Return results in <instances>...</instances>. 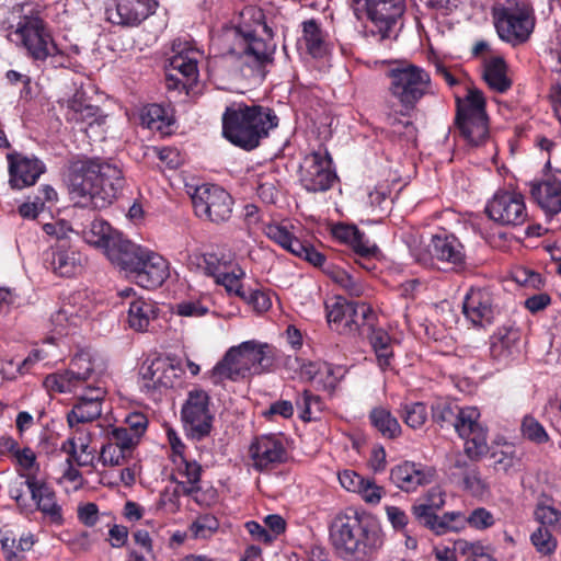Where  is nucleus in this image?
<instances>
[{
  "label": "nucleus",
  "instance_id": "nucleus-1",
  "mask_svg": "<svg viewBox=\"0 0 561 561\" xmlns=\"http://www.w3.org/2000/svg\"><path fill=\"white\" fill-rule=\"evenodd\" d=\"M105 360L90 351H80L70 360L67 369L48 375L44 386L58 393L77 392L76 403L67 414L69 426L89 423L102 414V404L107 394Z\"/></svg>",
  "mask_w": 561,
  "mask_h": 561
},
{
  "label": "nucleus",
  "instance_id": "nucleus-2",
  "mask_svg": "<svg viewBox=\"0 0 561 561\" xmlns=\"http://www.w3.org/2000/svg\"><path fill=\"white\" fill-rule=\"evenodd\" d=\"M124 184L122 170L100 158H79L69 165V191L83 199V206L105 208L117 198Z\"/></svg>",
  "mask_w": 561,
  "mask_h": 561
},
{
  "label": "nucleus",
  "instance_id": "nucleus-3",
  "mask_svg": "<svg viewBox=\"0 0 561 561\" xmlns=\"http://www.w3.org/2000/svg\"><path fill=\"white\" fill-rule=\"evenodd\" d=\"M330 539L345 560L369 561L383 545L380 527L356 512L335 516L330 526Z\"/></svg>",
  "mask_w": 561,
  "mask_h": 561
},
{
  "label": "nucleus",
  "instance_id": "nucleus-4",
  "mask_svg": "<svg viewBox=\"0 0 561 561\" xmlns=\"http://www.w3.org/2000/svg\"><path fill=\"white\" fill-rule=\"evenodd\" d=\"M278 125V117L261 105L232 103L222 114V135L232 145L251 151L260 146L271 129Z\"/></svg>",
  "mask_w": 561,
  "mask_h": 561
},
{
  "label": "nucleus",
  "instance_id": "nucleus-5",
  "mask_svg": "<svg viewBox=\"0 0 561 561\" xmlns=\"http://www.w3.org/2000/svg\"><path fill=\"white\" fill-rule=\"evenodd\" d=\"M433 422L442 428L453 427L465 439V454L481 459L488 453V430L479 422L480 412L474 407L459 408L447 400L432 405Z\"/></svg>",
  "mask_w": 561,
  "mask_h": 561
},
{
  "label": "nucleus",
  "instance_id": "nucleus-6",
  "mask_svg": "<svg viewBox=\"0 0 561 561\" xmlns=\"http://www.w3.org/2000/svg\"><path fill=\"white\" fill-rule=\"evenodd\" d=\"M274 363V348L255 340L230 347L211 370L215 385L225 380L239 381L251 375H261Z\"/></svg>",
  "mask_w": 561,
  "mask_h": 561
},
{
  "label": "nucleus",
  "instance_id": "nucleus-7",
  "mask_svg": "<svg viewBox=\"0 0 561 561\" xmlns=\"http://www.w3.org/2000/svg\"><path fill=\"white\" fill-rule=\"evenodd\" d=\"M125 249L116 265L139 286L157 288L169 277V263L160 254L133 242Z\"/></svg>",
  "mask_w": 561,
  "mask_h": 561
},
{
  "label": "nucleus",
  "instance_id": "nucleus-8",
  "mask_svg": "<svg viewBox=\"0 0 561 561\" xmlns=\"http://www.w3.org/2000/svg\"><path fill=\"white\" fill-rule=\"evenodd\" d=\"M390 92L405 110H414L425 95L433 94L431 76L413 64H401L389 70Z\"/></svg>",
  "mask_w": 561,
  "mask_h": 561
},
{
  "label": "nucleus",
  "instance_id": "nucleus-9",
  "mask_svg": "<svg viewBox=\"0 0 561 561\" xmlns=\"http://www.w3.org/2000/svg\"><path fill=\"white\" fill-rule=\"evenodd\" d=\"M8 37L12 43L21 45L34 60L43 61L48 57L62 56L49 28L38 18L24 16L15 28L9 32Z\"/></svg>",
  "mask_w": 561,
  "mask_h": 561
},
{
  "label": "nucleus",
  "instance_id": "nucleus-10",
  "mask_svg": "<svg viewBox=\"0 0 561 561\" xmlns=\"http://www.w3.org/2000/svg\"><path fill=\"white\" fill-rule=\"evenodd\" d=\"M494 18L499 36L513 45L526 42L535 27L534 9L529 2L508 0Z\"/></svg>",
  "mask_w": 561,
  "mask_h": 561
},
{
  "label": "nucleus",
  "instance_id": "nucleus-11",
  "mask_svg": "<svg viewBox=\"0 0 561 561\" xmlns=\"http://www.w3.org/2000/svg\"><path fill=\"white\" fill-rule=\"evenodd\" d=\"M374 318L371 308L364 302L347 301L337 297L332 305H327L328 323L332 330L341 334H365Z\"/></svg>",
  "mask_w": 561,
  "mask_h": 561
},
{
  "label": "nucleus",
  "instance_id": "nucleus-12",
  "mask_svg": "<svg viewBox=\"0 0 561 561\" xmlns=\"http://www.w3.org/2000/svg\"><path fill=\"white\" fill-rule=\"evenodd\" d=\"M249 14L254 18V27L249 26L242 57L254 68L261 70L273 61L276 44L273 41L272 28L263 22L264 14L255 8H247L242 15Z\"/></svg>",
  "mask_w": 561,
  "mask_h": 561
},
{
  "label": "nucleus",
  "instance_id": "nucleus-13",
  "mask_svg": "<svg viewBox=\"0 0 561 561\" xmlns=\"http://www.w3.org/2000/svg\"><path fill=\"white\" fill-rule=\"evenodd\" d=\"M192 203L197 217L217 225L228 221L232 214V197L218 185L197 186L192 194Z\"/></svg>",
  "mask_w": 561,
  "mask_h": 561
},
{
  "label": "nucleus",
  "instance_id": "nucleus-14",
  "mask_svg": "<svg viewBox=\"0 0 561 561\" xmlns=\"http://www.w3.org/2000/svg\"><path fill=\"white\" fill-rule=\"evenodd\" d=\"M210 397L203 389L188 391L181 416L188 436L202 439L208 436L213 428L214 415L210 411Z\"/></svg>",
  "mask_w": 561,
  "mask_h": 561
},
{
  "label": "nucleus",
  "instance_id": "nucleus-15",
  "mask_svg": "<svg viewBox=\"0 0 561 561\" xmlns=\"http://www.w3.org/2000/svg\"><path fill=\"white\" fill-rule=\"evenodd\" d=\"M336 180L332 158L325 149H319L304 158L300 164V183L308 192H325Z\"/></svg>",
  "mask_w": 561,
  "mask_h": 561
},
{
  "label": "nucleus",
  "instance_id": "nucleus-16",
  "mask_svg": "<svg viewBox=\"0 0 561 561\" xmlns=\"http://www.w3.org/2000/svg\"><path fill=\"white\" fill-rule=\"evenodd\" d=\"M355 12L365 13L378 28L381 37H388L405 10L404 0H353Z\"/></svg>",
  "mask_w": 561,
  "mask_h": 561
},
{
  "label": "nucleus",
  "instance_id": "nucleus-17",
  "mask_svg": "<svg viewBox=\"0 0 561 561\" xmlns=\"http://www.w3.org/2000/svg\"><path fill=\"white\" fill-rule=\"evenodd\" d=\"M462 313L477 328L493 323L499 313L496 298L489 287H471L463 297Z\"/></svg>",
  "mask_w": 561,
  "mask_h": 561
},
{
  "label": "nucleus",
  "instance_id": "nucleus-18",
  "mask_svg": "<svg viewBox=\"0 0 561 561\" xmlns=\"http://www.w3.org/2000/svg\"><path fill=\"white\" fill-rule=\"evenodd\" d=\"M139 374L141 391L153 396L173 388L179 382L182 370L167 358L156 357L150 362H145Z\"/></svg>",
  "mask_w": 561,
  "mask_h": 561
},
{
  "label": "nucleus",
  "instance_id": "nucleus-19",
  "mask_svg": "<svg viewBox=\"0 0 561 561\" xmlns=\"http://www.w3.org/2000/svg\"><path fill=\"white\" fill-rule=\"evenodd\" d=\"M485 213L490 219L504 226H520L528 217L524 196L508 191L495 193Z\"/></svg>",
  "mask_w": 561,
  "mask_h": 561
},
{
  "label": "nucleus",
  "instance_id": "nucleus-20",
  "mask_svg": "<svg viewBox=\"0 0 561 561\" xmlns=\"http://www.w3.org/2000/svg\"><path fill=\"white\" fill-rule=\"evenodd\" d=\"M82 237L87 243L103 250L111 262L117 264L121 255L126 250L125 245L129 240L123 238L122 233L113 230L110 224L103 219H94L82 230Z\"/></svg>",
  "mask_w": 561,
  "mask_h": 561
},
{
  "label": "nucleus",
  "instance_id": "nucleus-21",
  "mask_svg": "<svg viewBox=\"0 0 561 561\" xmlns=\"http://www.w3.org/2000/svg\"><path fill=\"white\" fill-rule=\"evenodd\" d=\"M9 185L13 190H22L33 186L39 176L46 171L42 160L32 156H25L19 151L8 152Z\"/></svg>",
  "mask_w": 561,
  "mask_h": 561
},
{
  "label": "nucleus",
  "instance_id": "nucleus-22",
  "mask_svg": "<svg viewBox=\"0 0 561 561\" xmlns=\"http://www.w3.org/2000/svg\"><path fill=\"white\" fill-rule=\"evenodd\" d=\"M249 451L253 467L259 471L273 469L288 458L283 439L275 434L255 437Z\"/></svg>",
  "mask_w": 561,
  "mask_h": 561
},
{
  "label": "nucleus",
  "instance_id": "nucleus-23",
  "mask_svg": "<svg viewBox=\"0 0 561 561\" xmlns=\"http://www.w3.org/2000/svg\"><path fill=\"white\" fill-rule=\"evenodd\" d=\"M154 0H113L106 8L108 22L123 26H136L156 10Z\"/></svg>",
  "mask_w": 561,
  "mask_h": 561
},
{
  "label": "nucleus",
  "instance_id": "nucleus-24",
  "mask_svg": "<svg viewBox=\"0 0 561 561\" xmlns=\"http://www.w3.org/2000/svg\"><path fill=\"white\" fill-rule=\"evenodd\" d=\"M428 252L432 259L449 265L454 271H460L466 265L465 248L453 233H435L431 239Z\"/></svg>",
  "mask_w": 561,
  "mask_h": 561
},
{
  "label": "nucleus",
  "instance_id": "nucleus-25",
  "mask_svg": "<svg viewBox=\"0 0 561 561\" xmlns=\"http://www.w3.org/2000/svg\"><path fill=\"white\" fill-rule=\"evenodd\" d=\"M135 447L125 430L112 428L106 434V443L101 447L99 461L104 467L124 466Z\"/></svg>",
  "mask_w": 561,
  "mask_h": 561
},
{
  "label": "nucleus",
  "instance_id": "nucleus-26",
  "mask_svg": "<svg viewBox=\"0 0 561 561\" xmlns=\"http://www.w3.org/2000/svg\"><path fill=\"white\" fill-rule=\"evenodd\" d=\"M478 460L471 459L467 454L466 456L457 454L450 468V477L461 483L463 490L473 496H482L488 490V484L481 478L479 468L474 463Z\"/></svg>",
  "mask_w": 561,
  "mask_h": 561
},
{
  "label": "nucleus",
  "instance_id": "nucleus-27",
  "mask_svg": "<svg viewBox=\"0 0 561 561\" xmlns=\"http://www.w3.org/2000/svg\"><path fill=\"white\" fill-rule=\"evenodd\" d=\"M432 470L421 463L404 461L391 469V481L402 491L411 492L431 482Z\"/></svg>",
  "mask_w": 561,
  "mask_h": 561
},
{
  "label": "nucleus",
  "instance_id": "nucleus-28",
  "mask_svg": "<svg viewBox=\"0 0 561 561\" xmlns=\"http://www.w3.org/2000/svg\"><path fill=\"white\" fill-rule=\"evenodd\" d=\"M530 193L547 217L561 211V182L558 179L533 183Z\"/></svg>",
  "mask_w": 561,
  "mask_h": 561
},
{
  "label": "nucleus",
  "instance_id": "nucleus-29",
  "mask_svg": "<svg viewBox=\"0 0 561 561\" xmlns=\"http://www.w3.org/2000/svg\"><path fill=\"white\" fill-rule=\"evenodd\" d=\"M84 262L85 257L80 252L62 243L51 249L49 263L54 273L59 276L70 277L78 274Z\"/></svg>",
  "mask_w": 561,
  "mask_h": 561
},
{
  "label": "nucleus",
  "instance_id": "nucleus-30",
  "mask_svg": "<svg viewBox=\"0 0 561 561\" xmlns=\"http://www.w3.org/2000/svg\"><path fill=\"white\" fill-rule=\"evenodd\" d=\"M332 234L335 239L348 244L356 256L366 259L375 256L378 251L377 245L371 243L365 233L355 226L339 224L333 227Z\"/></svg>",
  "mask_w": 561,
  "mask_h": 561
},
{
  "label": "nucleus",
  "instance_id": "nucleus-31",
  "mask_svg": "<svg viewBox=\"0 0 561 561\" xmlns=\"http://www.w3.org/2000/svg\"><path fill=\"white\" fill-rule=\"evenodd\" d=\"M27 489L32 500L36 503L37 510L48 517L51 523L61 525L64 523L62 510L57 503L56 494L48 483L43 480Z\"/></svg>",
  "mask_w": 561,
  "mask_h": 561
},
{
  "label": "nucleus",
  "instance_id": "nucleus-32",
  "mask_svg": "<svg viewBox=\"0 0 561 561\" xmlns=\"http://www.w3.org/2000/svg\"><path fill=\"white\" fill-rule=\"evenodd\" d=\"M248 30L249 25L225 26L215 36H213L211 43L220 49L222 55L242 57Z\"/></svg>",
  "mask_w": 561,
  "mask_h": 561
},
{
  "label": "nucleus",
  "instance_id": "nucleus-33",
  "mask_svg": "<svg viewBox=\"0 0 561 561\" xmlns=\"http://www.w3.org/2000/svg\"><path fill=\"white\" fill-rule=\"evenodd\" d=\"M66 117L68 121L77 123L85 122L89 125L102 123V121H100V107L93 105L88 100L85 93L79 90L67 101Z\"/></svg>",
  "mask_w": 561,
  "mask_h": 561
},
{
  "label": "nucleus",
  "instance_id": "nucleus-34",
  "mask_svg": "<svg viewBox=\"0 0 561 561\" xmlns=\"http://www.w3.org/2000/svg\"><path fill=\"white\" fill-rule=\"evenodd\" d=\"M159 308L151 299L139 297L129 304L128 324L138 332L148 330L149 324L158 316Z\"/></svg>",
  "mask_w": 561,
  "mask_h": 561
},
{
  "label": "nucleus",
  "instance_id": "nucleus-35",
  "mask_svg": "<svg viewBox=\"0 0 561 561\" xmlns=\"http://www.w3.org/2000/svg\"><path fill=\"white\" fill-rule=\"evenodd\" d=\"M456 125L471 146L483 144L489 136L488 116L456 115Z\"/></svg>",
  "mask_w": 561,
  "mask_h": 561
},
{
  "label": "nucleus",
  "instance_id": "nucleus-36",
  "mask_svg": "<svg viewBox=\"0 0 561 561\" xmlns=\"http://www.w3.org/2000/svg\"><path fill=\"white\" fill-rule=\"evenodd\" d=\"M369 343L376 354L378 366L382 369H389L393 359V350L390 335L382 329H375L374 323H369L367 330Z\"/></svg>",
  "mask_w": 561,
  "mask_h": 561
},
{
  "label": "nucleus",
  "instance_id": "nucleus-37",
  "mask_svg": "<svg viewBox=\"0 0 561 561\" xmlns=\"http://www.w3.org/2000/svg\"><path fill=\"white\" fill-rule=\"evenodd\" d=\"M483 79L488 85L499 92H506L512 81L506 75V64L503 57L494 56L484 61Z\"/></svg>",
  "mask_w": 561,
  "mask_h": 561
},
{
  "label": "nucleus",
  "instance_id": "nucleus-38",
  "mask_svg": "<svg viewBox=\"0 0 561 561\" xmlns=\"http://www.w3.org/2000/svg\"><path fill=\"white\" fill-rule=\"evenodd\" d=\"M18 465V474L25 479V485L34 486L35 483L43 481L39 476L41 467L36 454L30 447L18 448L13 455Z\"/></svg>",
  "mask_w": 561,
  "mask_h": 561
},
{
  "label": "nucleus",
  "instance_id": "nucleus-39",
  "mask_svg": "<svg viewBox=\"0 0 561 561\" xmlns=\"http://www.w3.org/2000/svg\"><path fill=\"white\" fill-rule=\"evenodd\" d=\"M302 39L307 51L316 58L322 57L328 51L325 34L313 19L302 22Z\"/></svg>",
  "mask_w": 561,
  "mask_h": 561
},
{
  "label": "nucleus",
  "instance_id": "nucleus-40",
  "mask_svg": "<svg viewBox=\"0 0 561 561\" xmlns=\"http://www.w3.org/2000/svg\"><path fill=\"white\" fill-rule=\"evenodd\" d=\"M519 340L518 332L515 330H500L491 337L490 352L493 358L504 360L511 357L516 351Z\"/></svg>",
  "mask_w": 561,
  "mask_h": 561
},
{
  "label": "nucleus",
  "instance_id": "nucleus-41",
  "mask_svg": "<svg viewBox=\"0 0 561 561\" xmlns=\"http://www.w3.org/2000/svg\"><path fill=\"white\" fill-rule=\"evenodd\" d=\"M371 425L387 438H396L401 434V426L392 413L383 408H374L369 413Z\"/></svg>",
  "mask_w": 561,
  "mask_h": 561
},
{
  "label": "nucleus",
  "instance_id": "nucleus-42",
  "mask_svg": "<svg viewBox=\"0 0 561 561\" xmlns=\"http://www.w3.org/2000/svg\"><path fill=\"white\" fill-rule=\"evenodd\" d=\"M181 463L184 465L183 470H180V473L186 478V482H181L182 491L186 495L193 496L194 501L198 504H202L203 501L199 497V481L202 474V467L196 461L187 460L186 458H181Z\"/></svg>",
  "mask_w": 561,
  "mask_h": 561
},
{
  "label": "nucleus",
  "instance_id": "nucleus-43",
  "mask_svg": "<svg viewBox=\"0 0 561 561\" xmlns=\"http://www.w3.org/2000/svg\"><path fill=\"white\" fill-rule=\"evenodd\" d=\"M192 53H179L170 59V72L175 71L188 81V83H196L198 79L197 60Z\"/></svg>",
  "mask_w": 561,
  "mask_h": 561
},
{
  "label": "nucleus",
  "instance_id": "nucleus-44",
  "mask_svg": "<svg viewBox=\"0 0 561 561\" xmlns=\"http://www.w3.org/2000/svg\"><path fill=\"white\" fill-rule=\"evenodd\" d=\"M219 527L220 523L215 515L201 514L188 526V533L195 540H207L217 534Z\"/></svg>",
  "mask_w": 561,
  "mask_h": 561
},
{
  "label": "nucleus",
  "instance_id": "nucleus-45",
  "mask_svg": "<svg viewBox=\"0 0 561 561\" xmlns=\"http://www.w3.org/2000/svg\"><path fill=\"white\" fill-rule=\"evenodd\" d=\"M324 271L329 277L342 287L350 296L360 297L364 294L365 288L363 284L350 275L345 270L339 266L329 265Z\"/></svg>",
  "mask_w": 561,
  "mask_h": 561
},
{
  "label": "nucleus",
  "instance_id": "nucleus-46",
  "mask_svg": "<svg viewBox=\"0 0 561 561\" xmlns=\"http://www.w3.org/2000/svg\"><path fill=\"white\" fill-rule=\"evenodd\" d=\"M295 403L300 411V419L305 422L317 420L323 410L321 398L309 390H304V392L297 397Z\"/></svg>",
  "mask_w": 561,
  "mask_h": 561
},
{
  "label": "nucleus",
  "instance_id": "nucleus-47",
  "mask_svg": "<svg viewBox=\"0 0 561 561\" xmlns=\"http://www.w3.org/2000/svg\"><path fill=\"white\" fill-rule=\"evenodd\" d=\"M266 236L290 253L302 250V242L294 237L286 227L278 224L267 225Z\"/></svg>",
  "mask_w": 561,
  "mask_h": 561
},
{
  "label": "nucleus",
  "instance_id": "nucleus-48",
  "mask_svg": "<svg viewBox=\"0 0 561 561\" xmlns=\"http://www.w3.org/2000/svg\"><path fill=\"white\" fill-rule=\"evenodd\" d=\"M300 377L308 381L322 382L324 387L334 386L332 367L327 363H307L301 365Z\"/></svg>",
  "mask_w": 561,
  "mask_h": 561
},
{
  "label": "nucleus",
  "instance_id": "nucleus-49",
  "mask_svg": "<svg viewBox=\"0 0 561 561\" xmlns=\"http://www.w3.org/2000/svg\"><path fill=\"white\" fill-rule=\"evenodd\" d=\"M461 114L463 116H486L485 100L480 90L469 89L463 104L460 99H457V115Z\"/></svg>",
  "mask_w": 561,
  "mask_h": 561
},
{
  "label": "nucleus",
  "instance_id": "nucleus-50",
  "mask_svg": "<svg viewBox=\"0 0 561 561\" xmlns=\"http://www.w3.org/2000/svg\"><path fill=\"white\" fill-rule=\"evenodd\" d=\"M42 358V352L39 350H33L28 356L19 364H14L13 359L0 362V374L7 379H14L16 374L23 375L28 373L32 366Z\"/></svg>",
  "mask_w": 561,
  "mask_h": 561
},
{
  "label": "nucleus",
  "instance_id": "nucleus-51",
  "mask_svg": "<svg viewBox=\"0 0 561 561\" xmlns=\"http://www.w3.org/2000/svg\"><path fill=\"white\" fill-rule=\"evenodd\" d=\"M244 272L239 266H229L215 282L226 288L229 294L242 298L245 297V290L242 287L241 279Z\"/></svg>",
  "mask_w": 561,
  "mask_h": 561
},
{
  "label": "nucleus",
  "instance_id": "nucleus-52",
  "mask_svg": "<svg viewBox=\"0 0 561 561\" xmlns=\"http://www.w3.org/2000/svg\"><path fill=\"white\" fill-rule=\"evenodd\" d=\"M437 512L436 510L416 501L412 507H411V514L414 518V520L432 530V531H436V529H442V524L439 525L438 524V515H437Z\"/></svg>",
  "mask_w": 561,
  "mask_h": 561
},
{
  "label": "nucleus",
  "instance_id": "nucleus-53",
  "mask_svg": "<svg viewBox=\"0 0 561 561\" xmlns=\"http://www.w3.org/2000/svg\"><path fill=\"white\" fill-rule=\"evenodd\" d=\"M401 417L411 428H421L427 420V409L422 402L405 403L401 409Z\"/></svg>",
  "mask_w": 561,
  "mask_h": 561
},
{
  "label": "nucleus",
  "instance_id": "nucleus-54",
  "mask_svg": "<svg viewBox=\"0 0 561 561\" xmlns=\"http://www.w3.org/2000/svg\"><path fill=\"white\" fill-rule=\"evenodd\" d=\"M198 266L203 272L213 276L215 280L229 267L231 266L224 256H219L217 253H205L196 257Z\"/></svg>",
  "mask_w": 561,
  "mask_h": 561
},
{
  "label": "nucleus",
  "instance_id": "nucleus-55",
  "mask_svg": "<svg viewBox=\"0 0 561 561\" xmlns=\"http://www.w3.org/2000/svg\"><path fill=\"white\" fill-rule=\"evenodd\" d=\"M141 123L149 129L162 130L169 125V119L163 106L150 104L144 108Z\"/></svg>",
  "mask_w": 561,
  "mask_h": 561
},
{
  "label": "nucleus",
  "instance_id": "nucleus-56",
  "mask_svg": "<svg viewBox=\"0 0 561 561\" xmlns=\"http://www.w3.org/2000/svg\"><path fill=\"white\" fill-rule=\"evenodd\" d=\"M80 317L75 312L73 307L64 304L50 316V322L57 333H64L68 325H78Z\"/></svg>",
  "mask_w": 561,
  "mask_h": 561
},
{
  "label": "nucleus",
  "instance_id": "nucleus-57",
  "mask_svg": "<svg viewBox=\"0 0 561 561\" xmlns=\"http://www.w3.org/2000/svg\"><path fill=\"white\" fill-rule=\"evenodd\" d=\"M520 430L525 438L536 444H545L549 440V435L545 427L531 415H526L523 419Z\"/></svg>",
  "mask_w": 561,
  "mask_h": 561
},
{
  "label": "nucleus",
  "instance_id": "nucleus-58",
  "mask_svg": "<svg viewBox=\"0 0 561 561\" xmlns=\"http://www.w3.org/2000/svg\"><path fill=\"white\" fill-rule=\"evenodd\" d=\"M125 424L126 426L119 428L127 432L128 437L131 438V444L136 446L147 428L148 420L145 414L135 412L126 417Z\"/></svg>",
  "mask_w": 561,
  "mask_h": 561
},
{
  "label": "nucleus",
  "instance_id": "nucleus-59",
  "mask_svg": "<svg viewBox=\"0 0 561 561\" xmlns=\"http://www.w3.org/2000/svg\"><path fill=\"white\" fill-rule=\"evenodd\" d=\"M530 540L537 551L545 556L552 553L557 548V540L553 536V531L549 528L539 527L531 534Z\"/></svg>",
  "mask_w": 561,
  "mask_h": 561
},
{
  "label": "nucleus",
  "instance_id": "nucleus-60",
  "mask_svg": "<svg viewBox=\"0 0 561 561\" xmlns=\"http://www.w3.org/2000/svg\"><path fill=\"white\" fill-rule=\"evenodd\" d=\"M535 518L540 527L556 531L561 526V512L552 506L538 505L535 510Z\"/></svg>",
  "mask_w": 561,
  "mask_h": 561
},
{
  "label": "nucleus",
  "instance_id": "nucleus-61",
  "mask_svg": "<svg viewBox=\"0 0 561 561\" xmlns=\"http://www.w3.org/2000/svg\"><path fill=\"white\" fill-rule=\"evenodd\" d=\"M174 312L181 317L199 318L206 316L209 308L201 299H191L176 304Z\"/></svg>",
  "mask_w": 561,
  "mask_h": 561
},
{
  "label": "nucleus",
  "instance_id": "nucleus-62",
  "mask_svg": "<svg viewBox=\"0 0 561 561\" xmlns=\"http://www.w3.org/2000/svg\"><path fill=\"white\" fill-rule=\"evenodd\" d=\"M468 524L477 529H485L494 524L493 515L485 508L479 507L473 510L468 517H466Z\"/></svg>",
  "mask_w": 561,
  "mask_h": 561
},
{
  "label": "nucleus",
  "instance_id": "nucleus-63",
  "mask_svg": "<svg viewBox=\"0 0 561 561\" xmlns=\"http://www.w3.org/2000/svg\"><path fill=\"white\" fill-rule=\"evenodd\" d=\"M1 551L5 561H23L24 554L18 549L16 539L13 536L4 534L0 537Z\"/></svg>",
  "mask_w": 561,
  "mask_h": 561
},
{
  "label": "nucleus",
  "instance_id": "nucleus-64",
  "mask_svg": "<svg viewBox=\"0 0 561 561\" xmlns=\"http://www.w3.org/2000/svg\"><path fill=\"white\" fill-rule=\"evenodd\" d=\"M368 504H378L385 494L383 488L377 485L374 481L366 479L364 485L357 492Z\"/></svg>",
  "mask_w": 561,
  "mask_h": 561
}]
</instances>
